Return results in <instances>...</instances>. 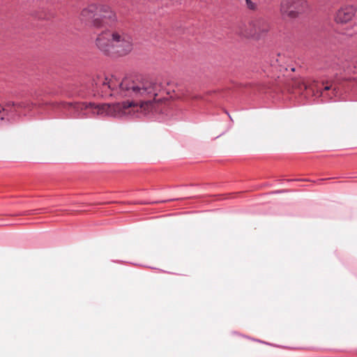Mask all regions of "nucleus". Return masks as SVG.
<instances>
[{"instance_id":"obj_1","label":"nucleus","mask_w":357,"mask_h":357,"mask_svg":"<svg viewBox=\"0 0 357 357\" xmlns=\"http://www.w3.org/2000/svg\"><path fill=\"white\" fill-rule=\"evenodd\" d=\"M93 91L102 97L120 96L137 99L121 103L102 104L94 107L98 114L120 117L135 112L146 114L156 109L155 105L165 99L164 94L170 98L182 99L185 97L183 90L167 87L169 82L162 79H137L125 77L119 80L114 76H97L93 79Z\"/></svg>"},{"instance_id":"obj_2","label":"nucleus","mask_w":357,"mask_h":357,"mask_svg":"<svg viewBox=\"0 0 357 357\" xmlns=\"http://www.w3.org/2000/svg\"><path fill=\"white\" fill-rule=\"evenodd\" d=\"M96 45L106 54L123 56L133 49V38L124 28L117 27L101 32L96 38Z\"/></svg>"},{"instance_id":"obj_3","label":"nucleus","mask_w":357,"mask_h":357,"mask_svg":"<svg viewBox=\"0 0 357 357\" xmlns=\"http://www.w3.org/2000/svg\"><path fill=\"white\" fill-rule=\"evenodd\" d=\"M268 22L263 18H256L244 24L238 31V33L245 38L259 39L269 31Z\"/></svg>"},{"instance_id":"obj_4","label":"nucleus","mask_w":357,"mask_h":357,"mask_svg":"<svg viewBox=\"0 0 357 357\" xmlns=\"http://www.w3.org/2000/svg\"><path fill=\"white\" fill-rule=\"evenodd\" d=\"M307 8L305 0H281L280 13L284 20H294L304 13Z\"/></svg>"},{"instance_id":"obj_5","label":"nucleus","mask_w":357,"mask_h":357,"mask_svg":"<svg viewBox=\"0 0 357 357\" xmlns=\"http://www.w3.org/2000/svg\"><path fill=\"white\" fill-rule=\"evenodd\" d=\"M117 21L116 13L107 5H98V17L93 20V26L102 27L105 24H112Z\"/></svg>"},{"instance_id":"obj_6","label":"nucleus","mask_w":357,"mask_h":357,"mask_svg":"<svg viewBox=\"0 0 357 357\" xmlns=\"http://www.w3.org/2000/svg\"><path fill=\"white\" fill-rule=\"evenodd\" d=\"M356 11V10L353 6H343L337 10L335 15V21L340 24L347 23L352 20Z\"/></svg>"},{"instance_id":"obj_7","label":"nucleus","mask_w":357,"mask_h":357,"mask_svg":"<svg viewBox=\"0 0 357 357\" xmlns=\"http://www.w3.org/2000/svg\"><path fill=\"white\" fill-rule=\"evenodd\" d=\"M292 86L298 89L299 91L311 90L313 93L316 91L317 93H321V89L319 83L314 80L305 81L303 79H296L293 80Z\"/></svg>"},{"instance_id":"obj_8","label":"nucleus","mask_w":357,"mask_h":357,"mask_svg":"<svg viewBox=\"0 0 357 357\" xmlns=\"http://www.w3.org/2000/svg\"><path fill=\"white\" fill-rule=\"evenodd\" d=\"M98 5L91 4L86 8L82 10L80 13V19L82 21H89L92 20L93 24V20L98 17Z\"/></svg>"},{"instance_id":"obj_9","label":"nucleus","mask_w":357,"mask_h":357,"mask_svg":"<svg viewBox=\"0 0 357 357\" xmlns=\"http://www.w3.org/2000/svg\"><path fill=\"white\" fill-rule=\"evenodd\" d=\"M17 102H15L13 101H8L7 102L4 106H2V108H3V113L2 119L0 121H2L4 119L5 116H6L9 112H15L18 111V108L17 107Z\"/></svg>"},{"instance_id":"obj_10","label":"nucleus","mask_w":357,"mask_h":357,"mask_svg":"<svg viewBox=\"0 0 357 357\" xmlns=\"http://www.w3.org/2000/svg\"><path fill=\"white\" fill-rule=\"evenodd\" d=\"M36 104L29 100H22L21 102H17V107L19 109H26L28 111H31L34 107Z\"/></svg>"},{"instance_id":"obj_11","label":"nucleus","mask_w":357,"mask_h":357,"mask_svg":"<svg viewBox=\"0 0 357 357\" xmlns=\"http://www.w3.org/2000/svg\"><path fill=\"white\" fill-rule=\"evenodd\" d=\"M287 61L286 56L282 54H276L271 61V65L282 66Z\"/></svg>"},{"instance_id":"obj_12","label":"nucleus","mask_w":357,"mask_h":357,"mask_svg":"<svg viewBox=\"0 0 357 357\" xmlns=\"http://www.w3.org/2000/svg\"><path fill=\"white\" fill-rule=\"evenodd\" d=\"M246 7L251 10H256L257 9V4L252 0H245Z\"/></svg>"},{"instance_id":"obj_13","label":"nucleus","mask_w":357,"mask_h":357,"mask_svg":"<svg viewBox=\"0 0 357 357\" xmlns=\"http://www.w3.org/2000/svg\"><path fill=\"white\" fill-rule=\"evenodd\" d=\"M3 108H2L1 107V105L0 104V120L2 119V116H3V113L4 112H3Z\"/></svg>"},{"instance_id":"obj_14","label":"nucleus","mask_w":357,"mask_h":357,"mask_svg":"<svg viewBox=\"0 0 357 357\" xmlns=\"http://www.w3.org/2000/svg\"><path fill=\"white\" fill-rule=\"evenodd\" d=\"M331 89V86H326L324 87V90L327 91V90H329Z\"/></svg>"},{"instance_id":"obj_15","label":"nucleus","mask_w":357,"mask_h":357,"mask_svg":"<svg viewBox=\"0 0 357 357\" xmlns=\"http://www.w3.org/2000/svg\"><path fill=\"white\" fill-rule=\"evenodd\" d=\"M31 214H32V213L30 212H26L24 213V215H31Z\"/></svg>"}]
</instances>
